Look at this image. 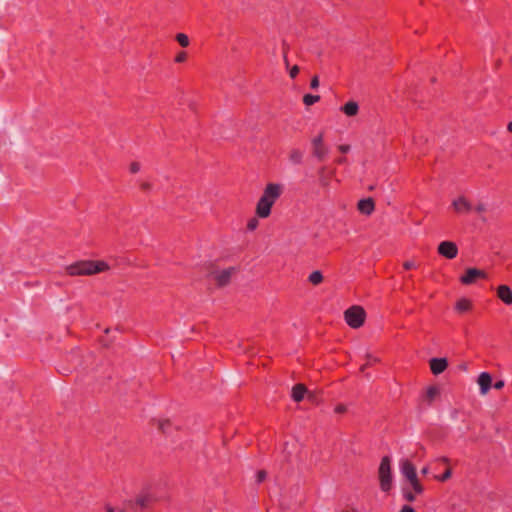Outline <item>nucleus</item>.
Listing matches in <instances>:
<instances>
[{
	"label": "nucleus",
	"instance_id": "nucleus-36",
	"mask_svg": "<svg viewBox=\"0 0 512 512\" xmlns=\"http://www.w3.org/2000/svg\"><path fill=\"white\" fill-rule=\"evenodd\" d=\"M400 512H415L414 508L409 505H404Z\"/></svg>",
	"mask_w": 512,
	"mask_h": 512
},
{
	"label": "nucleus",
	"instance_id": "nucleus-40",
	"mask_svg": "<svg viewBox=\"0 0 512 512\" xmlns=\"http://www.w3.org/2000/svg\"><path fill=\"white\" fill-rule=\"evenodd\" d=\"M507 130L512 133V121L509 122V124L507 126Z\"/></svg>",
	"mask_w": 512,
	"mask_h": 512
},
{
	"label": "nucleus",
	"instance_id": "nucleus-15",
	"mask_svg": "<svg viewBox=\"0 0 512 512\" xmlns=\"http://www.w3.org/2000/svg\"><path fill=\"white\" fill-rule=\"evenodd\" d=\"M498 298L506 305L512 304V290L507 285H500L497 288Z\"/></svg>",
	"mask_w": 512,
	"mask_h": 512
},
{
	"label": "nucleus",
	"instance_id": "nucleus-9",
	"mask_svg": "<svg viewBox=\"0 0 512 512\" xmlns=\"http://www.w3.org/2000/svg\"><path fill=\"white\" fill-rule=\"evenodd\" d=\"M438 253L447 258L454 259L458 255V247L456 243L452 241H442L437 248Z\"/></svg>",
	"mask_w": 512,
	"mask_h": 512
},
{
	"label": "nucleus",
	"instance_id": "nucleus-11",
	"mask_svg": "<svg viewBox=\"0 0 512 512\" xmlns=\"http://www.w3.org/2000/svg\"><path fill=\"white\" fill-rule=\"evenodd\" d=\"M234 272V268L218 270L212 273V277L217 282L218 285L224 286L229 283L231 276Z\"/></svg>",
	"mask_w": 512,
	"mask_h": 512
},
{
	"label": "nucleus",
	"instance_id": "nucleus-39",
	"mask_svg": "<svg viewBox=\"0 0 512 512\" xmlns=\"http://www.w3.org/2000/svg\"><path fill=\"white\" fill-rule=\"evenodd\" d=\"M421 473H422L423 475H427V474L429 473V468H428V466L423 467V468L421 469Z\"/></svg>",
	"mask_w": 512,
	"mask_h": 512
},
{
	"label": "nucleus",
	"instance_id": "nucleus-5",
	"mask_svg": "<svg viewBox=\"0 0 512 512\" xmlns=\"http://www.w3.org/2000/svg\"><path fill=\"white\" fill-rule=\"evenodd\" d=\"M155 501L154 493L151 487H144L137 494L135 500L126 501V505L131 510H136L137 508L145 509L149 507Z\"/></svg>",
	"mask_w": 512,
	"mask_h": 512
},
{
	"label": "nucleus",
	"instance_id": "nucleus-1",
	"mask_svg": "<svg viewBox=\"0 0 512 512\" xmlns=\"http://www.w3.org/2000/svg\"><path fill=\"white\" fill-rule=\"evenodd\" d=\"M282 189V185L278 183H269L266 185L256 204L255 212L259 218H267L270 216L272 206L281 196Z\"/></svg>",
	"mask_w": 512,
	"mask_h": 512
},
{
	"label": "nucleus",
	"instance_id": "nucleus-23",
	"mask_svg": "<svg viewBox=\"0 0 512 512\" xmlns=\"http://www.w3.org/2000/svg\"><path fill=\"white\" fill-rule=\"evenodd\" d=\"M176 40L182 47H187L190 43L189 37L184 33H178Z\"/></svg>",
	"mask_w": 512,
	"mask_h": 512
},
{
	"label": "nucleus",
	"instance_id": "nucleus-6",
	"mask_svg": "<svg viewBox=\"0 0 512 512\" xmlns=\"http://www.w3.org/2000/svg\"><path fill=\"white\" fill-rule=\"evenodd\" d=\"M366 318V312L361 306H352L344 312V319L347 325L353 329L360 328Z\"/></svg>",
	"mask_w": 512,
	"mask_h": 512
},
{
	"label": "nucleus",
	"instance_id": "nucleus-34",
	"mask_svg": "<svg viewBox=\"0 0 512 512\" xmlns=\"http://www.w3.org/2000/svg\"><path fill=\"white\" fill-rule=\"evenodd\" d=\"M299 73V67L297 65H294L290 71H289V74H290V77L291 78H295Z\"/></svg>",
	"mask_w": 512,
	"mask_h": 512
},
{
	"label": "nucleus",
	"instance_id": "nucleus-22",
	"mask_svg": "<svg viewBox=\"0 0 512 512\" xmlns=\"http://www.w3.org/2000/svg\"><path fill=\"white\" fill-rule=\"evenodd\" d=\"M320 100L319 95L306 94L303 97V102L306 106H311Z\"/></svg>",
	"mask_w": 512,
	"mask_h": 512
},
{
	"label": "nucleus",
	"instance_id": "nucleus-4",
	"mask_svg": "<svg viewBox=\"0 0 512 512\" xmlns=\"http://www.w3.org/2000/svg\"><path fill=\"white\" fill-rule=\"evenodd\" d=\"M378 479L381 491L388 493L393 488V474L391 459L389 456L382 457L378 468Z\"/></svg>",
	"mask_w": 512,
	"mask_h": 512
},
{
	"label": "nucleus",
	"instance_id": "nucleus-2",
	"mask_svg": "<svg viewBox=\"0 0 512 512\" xmlns=\"http://www.w3.org/2000/svg\"><path fill=\"white\" fill-rule=\"evenodd\" d=\"M110 266L103 260H83L69 265L66 270L71 276L95 275L109 270Z\"/></svg>",
	"mask_w": 512,
	"mask_h": 512
},
{
	"label": "nucleus",
	"instance_id": "nucleus-29",
	"mask_svg": "<svg viewBox=\"0 0 512 512\" xmlns=\"http://www.w3.org/2000/svg\"><path fill=\"white\" fill-rule=\"evenodd\" d=\"M473 210L481 214L486 211V205L484 203H478L476 206H473Z\"/></svg>",
	"mask_w": 512,
	"mask_h": 512
},
{
	"label": "nucleus",
	"instance_id": "nucleus-8",
	"mask_svg": "<svg viewBox=\"0 0 512 512\" xmlns=\"http://www.w3.org/2000/svg\"><path fill=\"white\" fill-rule=\"evenodd\" d=\"M486 277L487 275L483 270L477 268H469L460 277V282L464 285H471L475 283L478 279H485Z\"/></svg>",
	"mask_w": 512,
	"mask_h": 512
},
{
	"label": "nucleus",
	"instance_id": "nucleus-25",
	"mask_svg": "<svg viewBox=\"0 0 512 512\" xmlns=\"http://www.w3.org/2000/svg\"><path fill=\"white\" fill-rule=\"evenodd\" d=\"M451 475H452L451 469L448 468L441 476H437L436 479L441 482H444V481L448 480L451 477Z\"/></svg>",
	"mask_w": 512,
	"mask_h": 512
},
{
	"label": "nucleus",
	"instance_id": "nucleus-31",
	"mask_svg": "<svg viewBox=\"0 0 512 512\" xmlns=\"http://www.w3.org/2000/svg\"><path fill=\"white\" fill-rule=\"evenodd\" d=\"M266 478V472L261 470V471H258L257 474H256V480L258 483H261L262 481H264Z\"/></svg>",
	"mask_w": 512,
	"mask_h": 512
},
{
	"label": "nucleus",
	"instance_id": "nucleus-30",
	"mask_svg": "<svg viewBox=\"0 0 512 512\" xmlns=\"http://www.w3.org/2000/svg\"><path fill=\"white\" fill-rule=\"evenodd\" d=\"M258 226V221L256 219H251L248 223H247V228L250 230V231H253L257 228Z\"/></svg>",
	"mask_w": 512,
	"mask_h": 512
},
{
	"label": "nucleus",
	"instance_id": "nucleus-27",
	"mask_svg": "<svg viewBox=\"0 0 512 512\" xmlns=\"http://www.w3.org/2000/svg\"><path fill=\"white\" fill-rule=\"evenodd\" d=\"M140 169H141V166H140V164H139L138 162H133V163H131V164H130V166H129V170H130V172H131V173H133V174H135V173L139 172V171H140Z\"/></svg>",
	"mask_w": 512,
	"mask_h": 512
},
{
	"label": "nucleus",
	"instance_id": "nucleus-12",
	"mask_svg": "<svg viewBox=\"0 0 512 512\" xmlns=\"http://www.w3.org/2000/svg\"><path fill=\"white\" fill-rule=\"evenodd\" d=\"M477 383L480 387L481 395H486L491 388L492 377L488 372H482L478 376Z\"/></svg>",
	"mask_w": 512,
	"mask_h": 512
},
{
	"label": "nucleus",
	"instance_id": "nucleus-18",
	"mask_svg": "<svg viewBox=\"0 0 512 512\" xmlns=\"http://www.w3.org/2000/svg\"><path fill=\"white\" fill-rule=\"evenodd\" d=\"M304 153L300 149H292L289 153V160L293 164H301L303 161Z\"/></svg>",
	"mask_w": 512,
	"mask_h": 512
},
{
	"label": "nucleus",
	"instance_id": "nucleus-17",
	"mask_svg": "<svg viewBox=\"0 0 512 512\" xmlns=\"http://www.w3.org/2000/svg\"><path fill=\"white\" fill-rule=\"evenodd\" d=\"M305 394H306V387L302 384H297L292 388L291 396L295 402H300L301 400H303Z\"/></svg>",
	"mask_w": 512,
	"mask_h": 512
},
{
	"label": "nucleus",
	"instance_id": "nucleus-41",
	"mask_svg": "<svg viewBox=\"0 0 512 512\" xmlns=\"http://www.w3.org/2000/svg\"><path fill=\"white\" fill-rule=\"evenodd\" d=\"M440 460L442 461V463H448L449 462V459L446 458V457H442V458H440Z\"/></svg>",
	"mask_w": 512,
	"mask_h": 512
},
{
	"label": "nucleus",
	"instance_id": "nucleus-3",
	"mask_svg": "<svg viewBox=\"0 0 512 512\" xmlns=\"http://www.w3.org/2000/svg\"><path fill=\"white\" fill-rule=\"evenodd\" d=\"M399 470L404 479L410 484L416 494H423L424 487L421 484L415 465L407 458L399 461Z\"/></svg>",
	"mask_w": 512,
	"mask_h": 512
},
{
	"label": "nucleus",
	"instance_id": "nucleus-24",
	"mask_svg": "<svg viewBox=\"0 0 512 512\" xmlns=\"http://www.w3.org/2000/svg\"><path fill=\"white\" fill-rule=\"evenodd\" d=\"M128 509L126 502H124L122 507H112L111 505L105 506V512H126Z\"/></svg>",
	"mask_w": 512,
	"mask_h": 512
},
{
	"label": "nucleus",
	"instance_id": "nucleus-10",
	"mask_svg": "<svg viewBox=\"0 0 512 512\" xmlns=\"http://www.w3.org/2000/svg\"><path fill=\"white\" fill-rule=\"evenodd\" d=\"M452 207L458 214H469L473 211L472 203L464 196H458L452 201Z\"/></svg>",
	"mask_w": 512,
	"mask_h": 512
},
{
	"label": "nucleus",
	"instance_id": "nucleus-13",
	"mask_svg": "<svg viewBox=\"0 0 512 512\" xmlns=\"http://www.w3.org/2000/svg\"><path fill=\"white\" fill-rule=\"evenodd\" d=\"M357 208L361 214L369 216L375 210V203L372 198L361 199L357 204Z\"/></svg>",
	"mask_w": 512,
	"mask_h": 512
},
{
	"label": "nucleus",
	"instance_id": "nucleus-26",
	"mask_svg": "<svg viewBox=\"0 0 512 512\" xmlns=\"http://www.w3.org/2000/svg\"><path fill=\"white\" fill-rule=\"evenodd\" d=\"M438 393V389L436 387H429L427 389V396L430 400H432Z\"/></svg>",
	"mask_w": 512,
	"mask_h": 512
},
{
	"label": "nucleus",
	"instance_id": "nucleus-28",
	"mask_svg": "<svg viewBox=\"0 0 512 512\" xmlns=\"http://www.w3.org/2000/svg\"><path fill=\"white\" fill-rule=\"evenodd\" d=\"M186 58H187V54L182 51V52H180V53H178L176 55L175 62L176 63H182V62H184L186 60Z\"/></svg>",
	"mask_w": 512,
	"mask_h": 512
},
{
	"label": "nucleus",
	"instance_id": "nucleus-32",
	"mask_svg": "<svg viewBox=\"0 0 512 512\" xmlns=\"http://www.w3.org/2000/svg\"><path fill=\"white\" fill-rule=\"evenodd\" d=\"M319 86V78L318 76H313L312 79H311V82H310V87L312 89H317Z\"/></svg>",
	"mask_w": 512,
	"mask_h": 512
},
{
	"label": "nucleus",
	"instance_id": "nucleus-33",
	"mask_svg": "<svg viewBox=\"0 0 512 512\" xmlns=\"http://www.w3.org/2000/svg\"><path fill=\"white\" fill-rule=\"evenodd\" d=\"M338 150L341 153H348L351 150V146L349 144H341L338 146Z\"/></svg>",
	"mask_w": 512,
	"mask_h": 512
},
{
	"label": "nucleus",
	"instance_id": "nucleus-7",
	"mask_svg": "<svg viewBox=\"0 0 512 512\" xmlns=\"http://www.w3.org/2000/svg\"><path fill=\"white\" fill-rule=\"evenodd\" d=\"M311 146H312V155L318 161H323L328 157V155L330 153V148L324 141V133L323 132H319L317 135H315L311 139Z\"/></svg>",
	"mask_w": 512,
	"mask_h": 512
},
{
	"label": "nucleus",
	"instance_id": "nucleus-37",
	"mask_svg": "<svg viewBox=\"0 0 512 512\" xmlns=\"http://www.w3.org/2000/svg\"><path fill=\"white\" fill-rule=\"evenodd\" d=\"M505 385L504 381L503 380H499L497 382L494 383V388L495 389H501L503 388Z\"/></svg>",
	"mask_w": 512,
	"mask_h": 512
},
{
	"label": "nucleus",
	"instance_id": "nucleus-20",
	"mask_svg": "<svg viewBox=\"0 0 512 512\" xmlns=\"http://www.w3.org/2000/svg\"><path fill=\"white\" fill-rule=\"evenodd\" d=\"M417 495L418 494H416L412 488H402V496L404 500H406L407 502H414L416 500Z\"/></svg>",
	"mask_w": 512,
	"mask_h": 512
},
{
	"label": "nucleus",
	"instance_id": "nucleus-21",
	"mask_svg": "<svg viewBox=\"0 0 512 512\" xmlns=\"http://www.w3.org/2000/svg\"><path fill=\"white\" fill-rule=\"evenodd\" d=\"M308 279L311 284L319 285L323 281V275L319 270H316L309 275Z\"/></svg>",
	"mask_w": 512,
	"mask_h": 512
},
{
	"label": "nucleus",
	"instance_id": "nucleus-19",
	"mask_svg": "<svg viewBox=\"0 0 512 512\" xmlns=\"http://www.w3.org/2000/svg\"><path fill=\"white\" fill-rule=\"evenodd\" d=\"M470 308H471V302L466 298H462V299L458 300L455 305V309L459 312H466Z\"/></svg>",
	"mask_w": 512,
	"mask_h": 512
},
{
	"label": "nucleus",
	"instance_id": "nucleus-38",
	"mask_svg": "<svg viewBox=\"0 0 512 512\" xmlns=\"http://www.w3.org/2000/svg\"><path fill=\"white\" fill-rule=\"evenodd\" d=\"M334 411H335L336 413H343V412H345V411H346V408H345V406H344V405H338V406H336V407H335Z\"/></svg>",
	"mask_w": 512,
	"mask_h": 512
},
{
	"label": "nucleus",
	"instance_id": "nucleus-16",
	"mask_svg": "<svg viewBox=\"0 0 512 512\" xmlns=\"http://www.w3.org/2000/svg\"><path fill=\"white\" fill-rule=\"evenodd\" d=\"M340 110L348 117L356 116L359 112V105L356 101H348Z\"/></svg>",
	"mask_w": 512,
	"mask_h": 512
},
{
	"label": "nucleus",
	"instance_id": "nucleus-42",
	"mask_svg": "<svg viewBox=\"0 0 512 512\" xmlns=\"http://www.w3.org/2000/svg\"><path fill=\"white\" fill-rule=\"evenodd\" d=\"M345 161H346V159H345V158H340V159L338 160V163H339V164H342V163H344Z\"/></svg>",
	"mask_w": 512,
	"mask_h": 512
},
{
	"label": "nucleus",
	"instance_id": "nucleus-14",
	"mask_svg": "<svg viewBox=\"0 0 512 512\" xmlns=\"http://www.w3.org/2000/svg\"><path fill=\"white\" fill-rule=\"evenodd\" d=\"M447 360L445 358H432L430 360V369L433 374L438 375L444 372L447 368Z\"/></svg>",
	"mask_w": 512,
	"mask_h": 512
},
{
	"label": "nucleus",
	"instance_id": "nucleus-35",
	"mask_svg": "<svg viewBox=\"0 0 512 512\" xmlns=\"http://www.w3.org/2000/svg\"><path fill=\"white\" fill-rule=\"evenodd\" d=\"M403 267L406 269V270H409V269H413V268H416V264L414 261H405L404 264H403Z\"/></svg>",
	"mask_w": 512,
	"mask_h": 512
}]
</instances>
